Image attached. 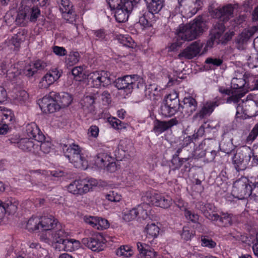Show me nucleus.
Segmentation results:
<instances>
[{
    "mask_svg": "<svg viewBox=\"0 0 258 258\" xmlns=\"http://www.w3.org/2000/svg\"><path fill=\"white\" fill-rule=\"evenodd\" d=\"M136 218H137V215L135 208L124 213L123 216V220L126 222L131 221Z\"/></svg>",
    "mask_w": 258,
    "mask_h": 258,
    "instance_id": "obj_61",
    "label": "nucleus"
},
{
    "mask_svg": "<svg viewBox=\"0 0 258 258\" xmlns=\"http://www.w3.org/2000/svg\"><path fill=\"white\" fill-rule=\"evenodd\" d=\"M252 155L250 148L244 147L232 158V163L237 172L245 170L248 164Z\"/></svg>",
    "mask_w": 258,
    "mask_h": 258,
    "instance_id": "obj_8",
    "label": "nucleus"
},
{
    "mask_svg": "<svg viewBox=\"0 0 258 258\" xmlns=\"http://www.w3.org/2000/svg\"><path fill=\"white\" fill-rule=\"evenodd\" d=\"M33 65L37 72L39 70H44L47 66V63L44 60L37 59L34 61Z\"/></svg>",
    "mask_w": 258,
    "mask_h": 258,
    "instance_id": "obj_63",
    "label": "nucleus"
},
{
    "mask_svg": "<svg viewBox=\"0 0 258 258\" xmlns=\"http://www.w3.org/2000/svg\"><path fill=\"white\" fill-rule=\"evenodd\" d=\"M144 202L150 203L162 208H168L172 204L171 198L167 195L147 191L142 196Z\"/></svg>",
    "mask_w": 258,
    "mask_h": 258,
    "instance_id": "obj_9",
    "label": "nucleus"
},
{
    "mask_svg": "<svg viewBox=\"0 0 258 258\" xmlns=\"http://www.w3.org/2000/svg\"><path fill=\"white\" fill-rule=\"evenodd\" d=\"M177 206L181 210L184 211V216L187 219L189 220L193 223H197L198 222L199 215L186 209L184 207V204H182V201H179Z\"/></svg>",
    "mask_w": 258,
    "mask_h": 258,
    "instance_id": "obj_40",
    "label": "nucleus"
},
{
    "mask_svg": "<svg viewBox=\"0 0 258 258\" xmlns=\"http://www.w3.org/2000/svg\"><path fill=\"white\" fill-rule=\"evenodd\" d=\"M92 34L95 37L96 40L103 41L105 40L106 34L103 29L92 30Z\"/></svg>",
    "mask_w": 258,
    "mask_h": 258,
    "instance_id": "obj_57",
    "label": "nucleus"
},
{
    "mask_svg": "<svg viewBox=\"0 0 258 258\" xmlns=\"http://www.w3.org/2000/svg\"><path fill=\"white\" fill-rule=\"evenodd\" d=\"M128 142L127 140H121L119 142L117 150L115 151L116 158L118 160H121L128 153L129 149Z\"/></svg>",
    "mask_w": 258,
    "mask_h": 258,
    "instance_id": "obj_36",
    "label": "nucleus"
},
{
    "mask_svg": "<svg viewBox=\"0 0 258 258\" xmlns=\"http://www.w3.org/2000/svg\"><path fill=\"white\" fill-rule=\"evenodd\" d=\"M115 87L118 90H124L127 93H131L134 88H139L144 86V82L138 75H126L119 78L115 81Z\"/></svg>",
    "mask_w": 258,
    "mask_h": 258,
    "instance_id": "obj_7",
    "label": "nucleus"
},
{
    "mask_svg": "<svg viewBox=\"0 0 258 258\" xmlns=\"http://www.w3.org/2000/svg\"><path fill=\"white\" fill-rule=\"evenodd\" d=\"M89 84L93 87H105L111 84V81L109 73L106 71H96L88 75Z\"/></svg>",
    "mask_w": 258,
    "mask_h": 258,
    "instance_id": "obj_10",
    "label": "nucleus"
},
{
    "mask_svg": "<svg viewBox=\"0 0 258 258\" xmlns=\"http://www.w3.org/2000/svg\"><path fill=\"white\" fill-rule=\"evenodd\" d=\"M148 10L142 17H140L139 21L143 25L150 26L155 22L158 17L156 16L162 10L164 6V0H145Z\"/></svg>",
    "mask_w": 258,
    "mask_h": 258,
    "instance_id": "obj_6",
    "label": "nucleus"
},
{
    "mask_svg": "<svg viewBox=\"0 0 258 258\" xmlns=\"http://www.w3.org/2000/svg\"><path fill=\"white\" fill-rule=\"evenodd\" d=\"M112 157L106 153L101 152L94 157V164L98 168H105Z\"/></svg>",
    "mask_w": 258,
    "mask_h": 258,
    "instance_id": "obj_35",
    "label": "nucleus"
},
{
    "mask_svg": "<svg viewBox=\"0 0 258 258\" xmlns=\"http://www.w3.org/2000/svg\"><path fill=\"white\" fill-rule=\"evenodd\" d=\"M60 146L65 156L76 168L83 170L87 169L88 162L81 153V148L78 145L60 143Z\"/></svg>",
    "mask_w": 258,
    "mask_h": 258,
    "instance_id": "obj_3",
    "label": "nucleus"
},
{
    "mask_svg": "<svg viewBox=\"0 0 258 258\" xmlns=\"http://www.w3.org/2000/svg\"><path fill=\"white\" fill-rule=\"evenodd\" d=\"M201 245L209 248H213L216 247V243L208 236H202L201 237Z\"/></svg>",
    "mask_w": 258,
    "mask_h": 258,
    "instance_id": "obj_54",
    "label": "nucleus"
},
{
    "mask_svg": "<svg viewBox=\"0 0 258 258\" xmlns=\"http://www.w3.org/2000/svg\"><path fill=\"white\" fill-rule=\"evenodd\" d=\"M59 7V10L62 13L63 18L70 23L75 21L76 14L73 10V6L69 0H56Z\"/></svg>",
    "mask_w": 258,
    "mask_h": 258,
    "instance_id": "obj_17",
    "label": "nucleus"
},
{
    "mask_svg": "<svg viewBox=\"0 0 258 258\" xmlns=\"http://www.w3.org/2000/svg\"><path fill=\"white\" fill-rule=\"evenodd\" d=\"M178 123L176 118H172L168 121H161L156 119L154 122L153 131L159 135L168 130L173 126Z\"/></svg>",
    "mask_w": 258,
    "mask_h": 258,
    "instance_id": "obj_23",
    "label": "nucleus"
},
{
    "mask_svg": "<svg viewBox=\"0 0 258 258\" xmlns=\"http://www.w3.org/2000/svg\"><path fill=\"white\" fill-rule=\"evenodd\" d=\"M160 113L164 117H171L174 115L177 112L173 108H170L164 102L160 107Z\"/></svg>",
    "mask_w": 258,
    "mask_h": 258,
    "instance_id": "obj_49",
    "label": "nucleus"
},
{
    "mask_svg": "<svg viewBox=\"0 0 258 258\" xmlns=\"http://www.w3.org/2000/svg\"><path fill=\"white\" fill-rule=\"evenodd\" d=\"M233 9L231 5L223 7L219 10H216V17H218L220 21L225 22L228 21L232 16Z\"/></svg>",
    "mask_w": 258,
    "mask_h": 258,
    "instance_id": "obj_33",
    "label": "nucleus"
},
{
    "mask_svg": "<svg viewBox=\"0 0 258 258\" xmlns=\"http://www.w3.org/2000/svg\"><path fill=\"white\" fill-rule=\"evenodd\" d=\"M26 133L29 139H34L38 143L42 142L44 140V135L34 123H31L26 126Z\"/></svg>",
    "mask_w": 258,
    "mask_h": 258,
    "instance_id": "obj_24",
    "label": "nucleus"
},
{
    "mask_svg": "<svg viewBox=\"0 0 258 258\" xmlns=\"http://www.w3.org/2000/svg\"><path fill=\"white\" fill-rule=\"evenodd\" d=\"M82 242L89 249L94 251H101L104 247L103 237L98 233L94 235L92 237L83 238Z\"/></svg>",
    "mask_w": 258,
    "mask_h": 258,
    "instance_id": "obj_18",
    "label": "nucleus"
},
{
    "mask_svg": "<svg viewBox=\"0 0 258 258\" xmlns=\"http://www.w3.org/2000/svg\"><path fill=\"white\" fill-rule=\"evenodd\" d=\"M56 92H50L48 95L43 97L42 100L39 102V105L41 110L44 112L52 113L56 110L59 107L55 101L54 96Z\"/></svg>",
    "mask_w": 258,
    "mask_h": 258,
    "instance_id": "obj_16",
    "label": "nucleus"
},
{
    "mask_svg": "<svg viewBox=\"0 0 258 258\" xmlns=\"http://www.w3.org/2000/svg\"><path fill=\"white\" fill-rule=\"evenodd\" d=\"M221 103L220 99L216 97L213 100H209L203 103L200 110L194 116L195 119L202 120L209 116L214 111L215 108Z\"/></svg>",
    "mask_w": 258,
    "mask_h": 258,
    "instance_id": "obj_15",
    "label": "nucleus"
},
{
    "mask_svg": "<svg viewBox=\"0 0 258 258\" xmlns=\"http://www.w3.org/2000/svg\"><path fill=\"white\" fill-rule=\"evenodd\" d=\"M162 89L156 84L146 86L145 90V96L151 100H159L161 96Z\"/></svg>",
    "mask_w": 258,
    "mask_h": 258,
    "instance_id": "obj_25",
    "label": "nucleus"
},
{
    "mask_svg": "<svg viewBox=\"0 0 258 258\" xmlns=\"http://www.w3.org/2000/svg\"><path fill=\"white\" fill-rule=\"evenodd\" d=\"M138 205L135 208L137 219L138 221L146 220L149 218L148 212L150 210L149 204L150 203H146Z\"/></svg>",
    "mask_w": 258,
    "mask_h": 258,
    "instance_id": "obj_30",
    "label": "nucleus"
},
{
    "mask_svg": "<svg viewBox=\"0 0 258 258\" xmlns=\"http://www.w3.org/2000/svg\"><path fill=\"white\" fill-rule=\"evenodd\" d=\"M105 197L108 201L113 202H119L121 199L120 195L114 191H110Z\"/></svg>",
    "mask_w": 258,
    "mask_h": 258,
    "instance_id": "obj_60",
    "label": "nucleus"
},
{
    "mask_svg": "<svg viewBox=\"0 0 258 258\" xmlns=\"http://www.w3.org/2000/svg\"><path fill=\"white\" fill-rule=\"evenodd\" d=\"M236 104L237 117H242L243 114L249 116H256L258 115V92L249 94L245 100Z\"/></svg>",
    "mask_w": 258,
    "mask_h": 258,
    "instance_id": "obj_5",
    "label": "nucleus"
},
{
    "mask_svg": "<svg viewBox=\"0 0 258 258\" xmlns=\"http://www.w3.org/2000/svg\"><path fill=\"white\" fill-rule=\"evenodd\" d=\"M136 5L135 0L127 1L122 5L116 8L113 9L114 11V16L117 22L123 23L126 22L128 18L129 15L133 11L135 6Z\"/></svg>",
    "mask_w": 258,
    "mask_h": 258,
    "instance_id": "obj_14",
    "label": "nucleus"
},
{
    "mask_svg": "<svg viewBox=\"0 0 258 258\" xmlns=\"http://www.w3.org/2000/svg\"><path fill=\"white\" fill-rule=\"evenodd\" d=\"M40 229L50 230L58 226V221L52 215H45L40 218Z\"/></svg>",
    "mask_w": 258,
    "mask_h": 258,
    "instance_id": "obj_26",
    "label": "nucleus"
},
{
    "mask_svg": "<svg viewBox=\"0 0 258 258\" xmlns=\"http://www.w3.org/2000/svg\"><path fill=\"white\" fill-rule=\"evenodd\" d=\"M54 82V81H53L51 77L46 73L39 82L38 87L40 88H47L53 84Z\"/></svg>",
    "mask_w": 258,
    "mask_h": 258,
    "instance_id": "obj_51",
    "label": "nucleus"
},
{
    "mask_svg": "<svg viewBox=\"0 0 258 258\" xmlns=\"http://www.w3.org/2000/svg\"><path fill=\"white\" fill-rule=\"evenodd\" d=\"M68 233L63 229H60L53 232L52 233V240L58 244V246L68 236Z\"/></svg>",
    "mask_w": 258,
    "mask_h": 258,
    "instance_id": "obj_41",
    "label": "nucleus"
},
{
    "mask_svg": "<svg viewBox=\"0 0 258 258\" xmlns=\"http://www.w3.org/2000/svg\"><path fill=\"white\" fill-rule=\"evenodd\" d=\"M205 143H201L193 152V157L195 158H201L206 155V150L205 149Z\"/></svg>",
    "mask_w": 258,
    "mask_h": 258,
    "instance_id": "obj_52",
    "label": "nucleus"
},
{
    "mask_svg": "<svg viewBox=\"0 0 258 258\" xmlns=\"http://www.w3.org/2000/svg\"><path fill=\"white\" fill-rule=\"evenodd\" d=\"M137 248L142 258H156L157 253L148 245L141 242L137 243Z\"/></svg>",
    "mask_w": 258,
    "mask_h": 258,
    "instance_id": "obj_28",
    "label": "nucleus"
},
{
    "mask_svg": "<svg viewBox=\"0 0 258 258\" xmlns=\"http://www.w3.org/2000/svg\"><path fill=\"white\" fill-rule=\"evenodd\" d=\"M1 107V117L3 118L2 122L13 123L14 120V114L12 110L4 106Z\"/></svg>",
    "mask_w": 258,
    "mask_h": 258,
    "instance_id": "obj_39",
    "label": "nucleus"
},
{
    "mask_svg": "<svg viewBox=\"0 0 258 258\" xmlns=\"http://www.w3.org/2000/svg\"><path fill=\"white\" fill-rule=\"evenodd\" d=\"M47 74L51 77L53 81L55 82L60 77L62 72L56 68H53L49 70Z\"/></svg>",
    "mask_w": 258,
    "mask_h": 258,
    "instance_id": "obj_58",
    "label": "nucleus"
},
{
    "mask_svg": "<svg viewBox=\"0 0 258 258\" xmlns=\"http://www.w3.org/2000/svg\"><path fill=\"white\" fill-rule=\"evenodd\" d=\"M40 218L32 217L28 221L26 228L28 231L33 232L40 229Z\"/></svg>",
    "mask_w": 258,
    "mask_h": 258,
    "instance_id": "obj_42",
    "label": "nucleus"
},
{
    "mask_svg": "<svg viewBox=\"0 0 258 258\" xmlns=\"http://www.w3.org/2000/svg\"><path fill=\"white\" fill-rule=\"evenodd\" d=\"M164 102L170 106V108H173L176 112L180 111V106L179 104V100H175L173 101L165 100Z\"/></svg>",
    "mask_w": 258,
    "mask_h": 258,
    "instance_id": "obj_62",
    "label": "nucleus"
},
{
    "mask_svg": "<svg viewBox=\"0 0 258 258\" xmlns=\"http://www.w3.org/2000/svg\"><path fill=\"white\" fill-rule=\"evenodd\" d=\"M28 98V94L24 90L19 91L15 98L16 102L23 104Z\"/></svg>",
    "mask_w": 258,
    "mask_h": 258,
    "instance_id": "obj_55",
    "label": "nucleus"
},
{
    "mask_svg": "<svg viewBox=\"0 0 258 258\" xmlns=\"http://www.w3.org/2000/svg\"><path fill=\"white\" fill-rule=\"evenodd\" d=\"M55 101L59 108H64L68 106L72 101V96L68 93H57L54 96Z\"/></svg>",
    "mask_w": 258,
    "mask_h": 258,
    "instance_id": "obj_31",
    "label": "nucleus"
},
{
    "mask_svg": "<svg viewBox=\"0 0 258 258\" xmlns=\"http://www.w3.org/2000/svg\"><path fill=\"white\" fill-rule=\"evenodd\" d=\"M83 219L85 223L98 230H102L109 226L108 221L102 218L85 216Z\"/></svg>",
    "mask_w": 258,
    "mask_h": 258,
    "instance_id": "obj_20",
    "label": "nucleus"
},
{
    "mask_svg": "<svg viewBox=\"0 0 258 258\" xmlns=\"http://www.w3.org/2000/svg\"><path fill=\"white\" fill-rule=\"evenodd\" d=\"M203 46V43L200 41H195L181 52L178 54V57L192 59L200 53Z\"/></svg>",
    "mask_w": 258,
    "mask_h": 258,
    "instance_id": "obj_19",
    "label": "nucleus"
},
{
    "mask_svg": "<svg viewBox=\"0 0 258 258\" xmlns=\"http://www.w3.org/2000/svg\"><path fill=\"white\" fill-rule=\"evenodd\" d=\"M253 188L248 183V180L241 178L236 180L233 184L232 192L239 199L247 197H255L254 200L258 201V174L252 183Z\"/></svg>",
    "mask_w": 258,
    "mask_h": 258,
    "instance_id": "obj_4",
    "label": "nucleus"
},
{
    "mask_svg": "<svg viewBox=\"0 0 258 258\" xmlns=\"http://www.w3.org/2000/svg\"><path fill=\"white\" fill-rule=\"evenodd\" d=\"M80 243L78 240L74 239H67V238L62 240V242L58 246H55L59 251L63 250L66 251H72L80 247Z\"/></svg>",
    "mask_w": 258,
    "mask_h": 258,
    "instance_id": "obj_27",
    "label": "nucleus"
},
{
    "mask_svg": "<svg viewBox=\"0 0 258 258\" xmlns=\"http://www.w3.org/2000/svg\"><path fill=\"white\" fill-rule=\"evenodd\" d=\"M160 229L155 223L148 224L145 228V232L149 238L156 237L159 233Z\"/></svg>",
    "mask_w": 258,
    "mask_h": 258,
    "instance_id": "obj_43",
    "label": "nucleus"
},
{
    "mask_svg": "<svg viewBox=\"0 0 258 258\" xmlns=\"http://www.w3.org/2000/svg\"><path fill=\"white\" fill-rule=\"evenodd\" d=\"M22 6L17 12L15 23L21 27H25L29 22H35L40 16V10L37 7H32V0H23Z\"/></svg>",
    "mask_w": 258,
    "mask_h": 258,
    "instance_id": "obj_1",
    "label": "nucleus"
},
{
    "mask_svg": "<svg viewBox=\"0 0 258 258\" xmlns=\"http://www.w3.org/2000/svg\"><path fill=\"white\" fill-rule=\"evenodd\" d=\"M194 231H190L188 227H184L181 234V236L182 239L187 241L191 238V237L194 235Z\"/></svg>",
    "mask_w": 258,
    "mask_h": 258,
    "instance_id": "obj_59",
    "label": "nucleus"
},
{
    "mask_svg": "<svg viewBox=\"0 0 258 258\" xmlns=\"http://www.w3.org/2000/svg\"><path fill=\"white\" fill-rule=\"evenodd\" d=\"M1 68L3 72L6 74L7 77L9 78V79H14L20 74L16 64L11 65V67L8 69L6 64L2 63Z\"/></svg>",
    "mask_w": 258,
    "mask_h": 258,
    "instance_id": "obj_38",
    "label": "nucleus"
},
{
    "mask_svg": "<svg viewBox=\"0 0 258 258\" xmlns=\"http://www.w3.org/2000/svg\"><path fill=\"white\" fill-rule=\"evenodd\" d=\"M68 189L69 192L74 195L85 194L83 185V179L75 180L69 185Z\"/></svg>",
    "mask_w": 258,
    "mask_h": 258,
    "instance_id": "obj_37",
    "label": "nucleus"
},
{
    "mask_svg": "<svg viewBox=\"0 0 258 258\" xmlns=\"http://www.w3.org/2000/svg\"><path fill=\"white\" fill-rule=\"evenodd\" d=\"M245 84L246 82L243 78H233L231 82V88L235 90L232 92L231 95L227 98L226 102L228 103H238L240 99L244 95V93L241 92L240 90L244 87Z\"/></svg>",
    "mask_w": 258,
    "mask_h": 258,
    "instance_id": "obj_13",
    "label": "nucleus"
},
{
    "mask_svg": "<svg viewBox=\"0 0 258 258\" xmlns=\"http://www.w3.org/2000/svg\"><path fill=\"white\" fill-rule=\"evenodd\" d=\"M216 220H212V221H219L222 225L224 226H228L232 224V216L231 214L227 213H222L220 215H219L218 218Z\"/></svg>",
    "mask_w": 258,
    "mask_h": 258,
    "instance_id": "obj_45",
    "label": "nucleus"
},
{
    "mask_svg": "<svg viewBox=\"0 0 258 258\" xmlns=\"http://www.w3.org/2000/svg\"><path fill=\"white\" fill-rule=\"evenodd\" d=\"M257 30L258 26H253L248 29L244 30L237 37V42L239 44L246 43Z\"/></svg>",
    "mask_w": 258,
    "mask_h": 258,
    "instance_id": "obj_34",
    "label": "nucleus"
},
{
    "mask_svg": "<svg viewBox=\"0 0 258 258\" xmlns=\"http://www.w3.org/2000/svg\"><path fill=\"white\" fill-rule=\"evenodd\" d=\"M196 207L202 212L205 217L211 221L216 220L219 217V215L213 213L215 211L216 208L212 204L199 202L197 204Z\"/></svg>",
    "mask_w": 258,
    "mask_h": 258,
    "instance_id": "obj_21",
    "label": "nucleus"
},
{
    "mask_svg": "<svg viewBox=\"0 0 258 258\" xmlns=\"http://www.w3.org/2000/svg\"><path fill=\"white\" fill-rule=\"evenodd\" d=\"M36 72V70L34 68L33 64L26 66L23 70L24 74L28 77L33 76Z\"/></svg>",
    "mask_w": 258,
    "mask_h": 258,
    "instance_id": "obj_64",
    "label": "nucleus"
},
{
    "mask_svg": "<svg viewBox=\"0 0 258 258\" xmlns=\"http://www.w3.org/2000/svg\"><path fill=\"white\" fill-rule=\"evenodd\" d=\"M183 102V104L180 106V112L183 116H190L197 108V101L194 98L189 97L184 98Z\"/></svg>",
    "mask_w": 258,
    "mask_h": 258,
    "instance_id": "obj_22",
    "label": "nucleus"
},
{
    "mask_svg": "<svg viewBox=\"0 0 258 258\" xmlns=\"http://www.w3.org/2000/svg\"><path fill=\"white\" fill-rule=\"evenodd\" d=\"M9 141L11 144L16 145L23 151L38 154L39 146L32 139L15 136L11 138Z\"/></svg>",
    "mask_w": 258,
    "mask_h": 258,
    "instance_id": "obj_11",
    "label": "nucleus"
},
{
    "mask_svg": "<svg viewBox=\"0 0 258 258\" xmlns=\"http://www.w3.org/2000/svg\"><path fill=\"white\" fill-rule=\"evenodd\" d=\"M80 54L78 52H71L66 58V62L69 66L76 64L79 60Z\"/></svg>",
    "mask_w": 258,
    "mask_h": 258,
    "instance_id": "obj_50",
    "label": "nucleus"
},
{
    "mask_svg": "<svg viewBox=\"0 0 258 258\" xmlns=\"http://www.w3.org/2000/svg\"><path fill=\"white\" fill-rule=\"evenodd\" d=\"M98 183L97 180L94 178L83 179V185L85 194L96 187Z\"/></svg>",
    "mask_w": 258,
    "mask_h": 258,
    "instance_id": "obj_46",
    "label": "nucleus"
},
{
    "mask_svg": "<svg viewBox=\"0 0 258 258\" xmlns=\"http://www.w3.org/2000/svg\"><path fill=\"white\" fill-rule=\"evenodd\" d=\"M258 136V123L256 124L251 131L246 139L247 144L251 143Z\"/></svg>",
    "mask_w": 258,
    "mask_h": 258,
    "instance_id": "obj_56",
    "label": "nucleus"
},
{
    "mask_svg": "<svg viewBox=\"0 0 258 258\" xmlns=\"http://www.w3.org/2000/svg\"><path fill=\"white\" fill-rule=\"evenodd\" d=\"M41 143L37 142L36 144L39 146V150L38 152L37 155H40L41 152L44 154L49 153L52 149V145L50 142L45 141Z\"/></svg>",
    "mask_w": 258,
    "mask_h": 258,
    "instance_id": "obj_47",
    "label": "nucleus"
},
{
    "mask_svg": "<svg viewBox=\"0 0 258 258\" xmlns=\"http://www.w3.org/2000/svg\"><path fill=\"white\" fill-rule=\"evenodd\" d=\"M108 121L109 123L114 129L117 130H121L126 128L127 124L122 122L118 118L114 117H110L108 118Z\"/></svg>",
    "mask_w": 258,
    "mask_h": 258,
    "instance_id": "obj_44",
    "label": "nucleus"
},
{
    "mask_svg": "<svg viewBox=\"0 0 258 258\" xmlns=\"http://www.w3.org/2000/svg\"><path fill=\"white\" fill-rule=\"evenodd\" d=\"M116 254L118 256L129 257L132 255V247L128 245H122L116 250Z\"/></svg>",
    "mask_w": 258,
    "mask_h": 258,
    "instance_id": "obj_48",
    "label": "nucleus"
},
{
    "mask_svg": "<svg viewBox=\"0 0 258 258\" xmlns=\"http://www.w3.org/2000/svg\"><path fill=\"white\" fill-rule=\"evenodd\" d=\"M3 203L5 214L13 215L16 213L19 206V202L17 200L10 197L6 199Z\"/></svg>",
    "mask_w": 258,
    "mask_h": 258,
    "instance_id": "obj_32",
    "label": "nucleus"
},
{
    "mask_svg": "<svg viewBox=\"0 0 258 258\" xmlns=\"http://www.w3.org/2000/svg\"><path fill=\"white\" fill-rule=\"evenodd\" d=\"M97 99L95 96H87L81 101L82 107L85 113H92L94 111L95 100Z\"/></svg>",
    "mask_w": 258,
    "mask_h": 258,
    "instance_id": "obj_29",
    "label": "nucleus"
},
{
    "mask_svg": "<svg viewBox=\"0 0 258 258\" xmlns=\"http://www.w3.org/2000/svg\"><path fill=\"white\" fill-rule=\"evenodd\" d=\"M205 26L201 19H196L192 22L179 26L177 31L178 37L183 41H191L203 32Z\"/></svg>",
    "mask_w": 258,
    "mask_h": 258,
    "instance_id": "obj_2",
    "label": "nucleus"
},
{
    "mask_svg": "<svg viewBox=\"0 0 258 258\" xmlns=\"http://www.w3.org/2000/svg\"><path fill=\"white\" fill-rule=\"evenodd\" d=\"M27 32L25 29H20L19 31L15 34L12 39L13 43L16 42V43H19L21 42H23L26 37Z\"/></svg>",
    "mask_w": 258,
    "mask_h": 258,
    "instance_id": "obj_53",
    "label": "nucleus"
},
{
    "mask_svg": "<svg viewBox=\"0 0 258 258\" xmlns=\"http://www.w3.org/2000/svg\"><path fill=\"white\" fill-rule=\"evenodd\" d=\"M225 27L223 23H216L211 30L210 35L216 39L217 44H226L234 35L233 32L224 33Z\"/></svg>",
    "mask_w": 258,
    "mask_h": 258,
    "instance_id": "obj_12",
    "label": "nucleus"
}]
</instances>
